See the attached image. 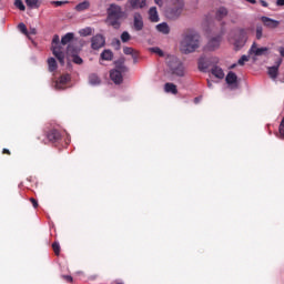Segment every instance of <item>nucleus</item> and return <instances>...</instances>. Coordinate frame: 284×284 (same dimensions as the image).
Returning a JSON list of instances; mask_svg holds the SVG:
<instances>
[{
    "instance_id": "f257e3e1",
    "label": "nucleus",
    "mask_w": 284,
    "mask_h": 284,
    "mask_svg": "<svg viewBox=\"0 0 284 284\" xmlns=\"http://www.w3.org/2000/svg\"><path fill=\"white\" fill-rule=\"evenodd\" d=\"M201 47V36L195 31H186L183 34L181 41V50L184 54H191V52H196Z\"/></svg>"
},
{
    "instance_id": "f03ea898",
    "label": "nucleus",
    "mask_w": 284,
    "mask_h": 284,
    "mask_svg": "<svg viewBox=\"0 0 284 284\" xmlns=\"http://www.w3.org/2000/svg\"><path fill=\"white\" fill-rule=\"evenodd\" d=\"M128 72V67H125V58H121L115 61V69L110 71V79L115 83V85H121L123 83V74Z\"/></svg>"
},
{
    "instance_id": "7ed1b4c3",
    "label": "nucleus",
    "mask_w": 284,
    "mask_h": 284,
    "mask_svg": "<svg viewBox=\"0 0 284 284\" xmlns=\"http://www.w3.org/2000/svg\"><path fill=\"white\" fill-rule=\"evenodd\" d=\"M185 3L183 0H171L170 6L165 10V17L166 19H171L174 21V19H179L181 17V12H183V7Z\"/></svg>"
},
{
    "instance_id": "20e7f679",
    "label": "nucleus",
    "mask_w": 284,
    "mask_h": 284,
    "mask_svg": "<svg viewBox=\"0 0 284 284\" xmlns=\"http://www.w3.org/2000/svg\"><path fill=\"white\" fill-rule=\"evenodd\" d=\"M166 64L171 70L172 74H175V77H185V68L183 67V63L181 62V60H179V58L174 55L168 57Z\"/></svg>"
},
{
    "instance_id": "39448f33",
    "label": "nucleus",
    "mask_w": 284,
    "mask_h": 284,
    "mask_svg": "<svg viewBox=\"0 0 284 284\" xmlns=\"http://www.w3.org/2000/svg\"><path fill=\"white\" fill-rule=\"evenodd\" d=\"M60 41L61 39L59 38V36H53L51 50L53 57L58 59L59 63L65 65V52L63 51V47H61Z\"/></svg>"
},
{
    "instance_id": "423d86ee",
    "label": "nucleus",
    "mask_w": 284,
    "mask_h": 284,
    "mask_svg": "<svg viewBox=\"0 0 284 284\" xmlns=\"http://www.w3.org/2000/svg\"><path fill=\"white\" fill-rule=\"evenodd\" d=\"M146 6V0H128L124 4V12H132L134 10H143Z\"/></svg>"
},
{
    "instance_id": "0eeeda50",
    "label": "nucleus",
    "mask_w": 284,
    "mask_h": 284,
    "mask_svg": "<svg viewBox=\"0 0 284 284\" xmlns=\"http://www.w3.org/2000/svg\"><path fill=\"white\" fill-rule=\"evenodd\" d=\"M268 52H270V48L267 47L258 48L256 42H253V44L248 50V57H267Z\"/></svg>"
},
{
    "instance_id": "6e6552de",
    "label": "nucleus",
    "mask_w": 284,
    "mask_h": 284,
    "mask_svg": "<svg viewBox=\"0 0 284 284\" xmlns=\"http://www.w3.org/2000/svg\"><path fill=\"white\" fill-rule=\"evenodd\" d=\"M108 14H109V19H121L123 14H125V12H123V9H121V6L112 3L108 8Z\"/></svg>"
},
{
    "instance_id": "1a4fd4ad",
    "label": "nucleus",
    "mask_w": 284,
    "mask_h": 284,
    "mask_svg": "<svg viewBox=\"0 0 284 284\" xmlns=\"http://www.w3.org/2000/svg\"><path fill=\"white\" fill-rule=\"evenodd\" d=\"M105 47V37L103 34L98 33L91 38V48L92 50H101V48Z\"/></svg>"
},
{
    "instance_id": "9d476101",
    "label": "nucleus",
    "mask_w": 284,
    "mask_h": 284,
    "mask_svg": "<svg viewBox=\"0 0 284 284\" xmlns=\"http://www.w3.org/2000/svg\"><path fill=\"white\" fill-rule=\"evenodd\" d=\"M221 41H223V32L220 36L212 38L207 42L205 50H209L210 52H214V50H219V48L221 47Z\"/></svg>"
},
{
    "instance_id": "9b49d317",
    "label": "nucleus",
    "mask_w": 284,
    "mask_h": 284,
    "mask_svg": "<svg viewBox=\"0 0 284 284\" xmlns=\"http://www.w3.org/2000/svg\"><path fill=\"white\" fill-rule=\"evenodd\" d=\"M225 81L227 85L232 88V90H236V88H239V77L236 73L230 71L225 78Z\"/></svg>"
},
{
    "instance_id": "f8f14e48",
    "label": "nucleus",
    "mask_w": 284,
    "mask_h": 284,
    "mask_svg": "<svg viewBox=\"0 0 284 284\" xmlns=\"http://www.w3.org/2000/svg\"><path fill=\"white\" fill-rule=\"evenodd\" d=\"M262 23L265 26V28H270L271 30H276L278 26H281V22L277 20H274L272 18L263 16L261 18Z\"/></svg>"
},
{
    "instance_id": "ddd939ff",
    "label": "nucleus",
    "mask_w": 284,
    "mask_h": 284,
    "mask_svg": "<svg viewBox=\"0 0 284 284\" xmlns=\"http://www.w3.org/2000/svg\"><path fill=\"white\" fill-rule=\"evenodd\" d=\"M143 16L141 13L135 12L133 16V28L136 32H141L143 30Z\"/></svg>"
},
{
    "instance_id": "4468645a",
    "label": "nucleus",
    "mask_w": 284,
    "mask_h": 284,
    "mask_svg": "<svg viewBox=\"0 0 284 284\" xmlns=\"http://www.w3.org/2000/svg\"><path fill=\"white\" fill-rule=\"evenodd\" d=\"M47 139L50 143H58V141H61V132L57 129H52L47 133Z\"/></svg>"
},
{
    "instance_id": "2eb2a0df",
    "label": "nucleus",
    "mask_w": 284,
    "mask_h": 284,
    "mask_svg": "<svg viewBox=\"0 0 284 284\" xmlns=\"http://www.w3.org/2000/svg\"><path fill=\"white\" fill-rule=\"evenodd\" d=\"M227 14H230V11L225 7H219L215 10V19L217 21H223V19H225V17H227Z\"/></svg>"
},
{
    "instance_id": "dca6fc26",
    "label": "nucleus",
    "mask_w": 284,
    "mask_h": 284,
    "mask_svg": "<svg viewBox=\"0 0 284 284\" xmlns=\"http://www.w3.org/2000/svg\"><path fill=\"white\" fill-rule=\"evenodd\" d=\"M70 74H63L61 75L57 82H55V88H58V90H61V88H63V85H68V83H70Z\"/></svg>"
},
{
    "instance_id": "f3484780",
    "label": "nucleus",
    "mask_w": 284,
    "mask_h": 284,
    "mask_svg": "<svg viewBox=\"0 0 284 284\" xmlns=\"http://www.w3.org/2000/svg\"><path fill=\"white\" fill-rule=\"evenodd\" d=\"M199 70L205 72L210 68V60L205 57H201L197 62Z\"/></svg>"
},
{
    "instance_id": "a211bd4d",
    "label": "nucleus",
    "mask_w": 284,
    "mask_h": 284,
    "mask_svg": "<svg viewBox=\"0 0 284 284\" xmlns=\"http://www.w3.org/2000/svg\"><path fill=\"white\" fill-rule=\"evenodd\" d=\"M123 53L126 55H131L134 63H136V59H139V53L136 52V50H134L132 47H124Z\"/></svg>"
},
{
    "instance_id": "6ab92c4d",
    "label": "nucleus",
    "mask_w": 284,
    "mask_h": 284,
    "mask_svg": "<svg viewBox=\"0 0 284 284\" xmlns=\"http://www.w3.org/2000/svg\"><path fill=\"white\" fill-rule=\"evenodd\" d=\"M149 19L152 23H159V11H156V7L150 8Z\"/></svg>"
},
{
    "instance_id": "aec40b11",
    "label": "nucleus",
    "mask_w": 284,
    "mask_h": 284,
    "mask_svg": "<svg viewBox=\"0 0 284 284\" xmlns=\"http://www.w3.org/2000/svg\"><path fill=\"white\" fill-rule=\"evenodd\" d=\"M211 74H213V77H215L216 79L225 78V73L223 72V69H221V67H217V65L212 68Z\"/></svg>"
},
{
    "instance_id": "412c9836",
    "label": "nucleus",
    "mask_w": 284,
    "mask_h": 284,
    "mask_svg": "<svg viewBox=\"0 0 284 284\" xmlns=\"http://www.w3.org/2000/svg\"><path fill=\"white\" fill-rule=\"evenodd\" d=\"M164 91L171 94H179V89H176V84L166 82L164 84Z\"/></svg>"
},
{
    "instance_id": "4be33fe9",
    "label": "nucleus",
    "mask_w": 284,
    "mask_h": 284,
    "mask_svg": "<svg viewBox=\"0 0 284 284\" xmlns=\"http://www.w3.org/2000/svg\"><path fill=\"white\" fill-rule=\"evenodd\" d=\"M100 57L102 61H112V59H114V53L112 52V50L105 49Z\"/></svg>"
},
{
    "instance_id": "5701e85b",
    "label": "nucleus",
    "mask_w": 284,
    "mask_h": 284,
    "mask_svg": "<svg viewBox=\"0 0 284 284\" xmlns=\"http://www.w3.org/2000/svg\"><path fill=\"white\" fill-rule=\"evenodd\" d=\"M79 52H81V49L74 44H69L67 48V54H69V57H74L75 54H79Z\"/></svg>"
},
{
    "instance_id": "b1692460",
    "label": "nucleus",
    "mask_w": 284,
    "mask_h": 284,
    "mask_svg": "<svg viewBox=\"0 0 284 284\" xmlns=\"http://www.w3.org/2000/svg\"><path fill=\"white\" fill-rule=\"evenodd\" d=\"M158 32H162V34H170V26H168L165 22H162L156 26Z\"/></svg>"
},
{
    "instance_id": "393cba45",
    "label": "nucleus",
    "mask_w": 284,
    "mask_h": 284,
    "mask_svg": "<svg viewBox=\"0 0 284 284\" xmlns=\"http://www.w3.org/2000/svg\"><path fill=\"white\" fill-rule=\"evenodd\" d=\"M90 9V1H83L75 6L77 12H83Z\"/></svg>"
},
{
    "instance_id": "a878e982",
    "label": "nucleus",
    "mask_w": 284,
    "mask_h": 284,
    "mask_svg": "<svg viewBox=\"0 0 284 284\" xmlns=\"http://www.w3.org/2000/svg\"><path fill=\"white\" fill-rule=\"evenodd\" d=\"M72 39H74V33L69 32V33L64 34L61 39V45H68V43H70V41H72Z\"/></svg>"
},
{
    "instance_id": "bb28decb",
    "label": "nucleus",
    "mask_w": 284,
    "mask_h": 284,
    "mask_svg": "<svg viewBox=\"0 0 284 284\" xmlns=\"http://www.w3.org/2000/svg\"><path fill=\"white\" fill-rule=\"evenodd\" d=\"M89 83L91 85H100L101 84V78L99 75L92 73L89 75Z\"/></svg>"
},
{
    "instance_id": "cd10ccee",
    "label": "nucleus",
    "mask_w": 284,
    "mask_h": 284,
    "mask_svg": "<svg viewBox=\"0 0 284 284\" xmlns=\"http://www.w3.org/2000/svg\"><path fill=\"white\" fill-rule=\"evenodd\" d=\"M47 63L49 65V72H55L57 68H59L54 58H49Z\"/></svg>"
},
{
    "instance_id": "c85d7f7f",
    "label": "nucleus",
    "mask_w": 284,
    "mask_h": 284,
    "mask_svg": "<svg viewBox=\"0 0 284 284\" xmlns=\"http://www.w3.org/2000/svg\"><path fill=\"white\" fill-rule=\"evenodd\" d=\"M26 4L28 6V8H30L31 10H37L39 9V7L41 6L39 3V0H26Z\"/></svg>"
},
{
    "instance_id": "c756f323",
    "label": "nucleus",
    "mask_w": 284,
    "mask_h": 284,
    "mask_svg": "<svg viewBox=\"0 0 284 284\" xmlns=\"http://www.w3.org/2000/svg\"><path fill=\"white\" fill-rule=\"evenodd\" d=\"M268 77H271L272 79H277L278 77V67H268Z\"/></svg>"
},
{
    "instance_id": "7c9ffc66",
    "label": "nucleus",
    "mask_w": 284,
    "mask_h": 284,
    "mask_svg": "<svg viewBox=\"0 0 284 284\" xmlns=\"http://www.w3.org/2000/svg\"><path fill=\"white\" fill-rule=\"evenodd\" d=\"M255 37L258 41H261V39H263V26L257 24L256 29H255Z\"/></svg>"
},
{
    "instance_id": "2f4dec72",
    "label": "nucleus",
    "mask_w": 284,
    "mask_h": 284,
    "mask_svg": "<svg viewBox=\"0 0 284 284\" xmlns=\"http://www.w3.org/2000/svg\"><path fill=\"white\" fill-rule=\"evenodd\" d=\"M52 250H53L55 256H59L61 254V245L59 244V242L52 243Z\"/></svg>"
},
{
    "instance_id": "473e14b6",
    "label": "nucleus",
    "mask_w": 284,
    "mask_h": 284,
    "mask_svg": "<svg viewBox=\"0 0 284 284\" xmlns=\"http://www.w3.org/2000/svg\"><path fill=\"white\" fill-rule=\"evenodd\" d=\"M149 50H150V52H153V54H158L160 57H164L165 55L163 50H161V48H159V47H153V48H150Z\"/></svg>"
},
{
    "instance_id": "72a5a7b5",
    "label": "nucleus",
    "mask_w": 284,
    "mask_h": 284,
    "mask_svg": "<svg viewBox=\"0 0 284 284\" xmlns=\"http://www.w3.org/2000/svg\"><path fill=\"white\" fill-rule=\"evenodd\" d=\"M14 6L16 8H18V10H20L21 12H26V4H23L22 0H16L14 1Z\"/></svg>"
},
{
    "instance_id": "f704fd0d",
    "label": "nucleus",
    "mask_w": 284,
    "mask_h": 284,
    "mask_svg": "<svg viewBox=\"0 0 284 284\" xmlns=\"http://www.w3.org/2000/svg\"><path fill=\"white\" fill-rule=\"evenodd\" d=\"M130 39H132L130 33L128 31H123L122 34H121L122 43H128V41H130Z\"/></svg>"
},
{
    "instance_id": "c9c22d12",
    "label": "nucleus",
    "mask_w": 284,
    "mask_h": 284,
    "mask_svg": "<svg viewBox=\"0 0 284 284\" xmlns=\"http://www.w3.org/2000/svg\"><path fill=\"white\" fill-rule=\"evenodd\" d=\"M81 37H90L92 36V28L88 27L80 31Z\"/></svg>"
},
{
    "instance_id": "e433bc0d",
    "label": "nucleus",
    "mask_w": 284,
    "mask_h": 284,
    "mask_svg": "<svg viewBox=\"0 0 284 284\" xmlns=\"http://www.w3.org/2000/svg\"><path fill=\"white\" fill-rule=\"evenodd\" d=\"M18 30L22 32V34H26L28 37V27H26V23L21 22L18 24Z\"/></svg>"
},
{
    "instance_id": "4c0bfd02",
    "label": "nucleus",
    "mask_w": 284,
    "mask_h": 284,
    "mask_svg": "<svg viewBox=\"0 0 284 284\" xmlns=\"http://www.w3.org/2000/svg\"><path fill=\"white\" fill-rule=\"evenodd\" d=\"M71 57H72L73 63H75L77 65H81L83 63V59H81V57H79V54L71 55Z\"/></svg>"
},
{
    "instance_id": "58836bf2",
    "label": "nucleus",
    "mask_w": 284,
    "mask_h": 284,
    "mask_svg": "<svg viewBox=\"0 0 284 284\" xmlns=\"http://www.w3.org/2000/svg\"><path fill=\"white\" fill-rule=\"evenodd\" d=\"M247 61H250V55H242L239 60V65H245Z\"/></svg>"
},
{
    "instance_id": "ea45409f",
    "label": "nucleus",
    "mask_w": 284,
    "mask_h": 284,
    "mask_svg": "<svg viewBox=\"0 0 284 284\" xmlns=\"http://www.w3.org/2000/svg\"><path fill=\"white\" fill-rule=\"evenodd\" d=\"M112 45L115 48V50H121V40H113Z\"/></svg>"
},
{
    "instance_id": "a19ab883",
    "label": "nucleus",
    "mask_w": 284,
    "mask_h": 284,
    "mask_svg": "<svg viewBox=\"0 0 284 284\" xmlns=\"http://www.w3.org/2000/svg\"><path fill=\"white\" fill-rule=\"evenodd\" d=\"M29 201H30V203H32L34 209L39 207V202L37 201V199L30 197Z\"/></svg>"
},
{
    "instance_id": "79ce46f5",
    "label": "nucleus",
    "mask_w": 284,
    "mask_h": 284,
    "mask_svg": "<svg viewBox=\"0 0 284 284\" xmlns=\"http://www.w3.org/2000/svg\"><path fill=\"white\" fill-rule=\"evenodd\" d=\"M244 45H245V42H241V41L235 42L236 50H241V48H243Z\"/></svg>"
},
{
    "instance_id": "37998d69",
    "label": "nucleus",
    "mask_w": 284,
    "mask_h": 284,
    "mask_svg": "<svg viewBox=\"0 0 284 284\" xmlns=\"http://www.w3.org/2000/svg\"><path fill=\"white\" fill-rule=\"evenodd\" d=\"M110 23H111V26H112L113 28H119V26H120L119 19H114V20H112Z\"/></svg>"
},
{
    "instance_id": "c03bdc74",
    "label": "nucleus",
    "mask_w": 284,
    "mask_h": 284,
    "mask_svg": "<svg viewBox=\"0 0 284 284\" xmlns=\"http://www.w3.org/2000/svg\"><path fill=\"white\" fill-rule=\"evenodd\" d=\"M62 278H64V281H67V283H72L73 278L70 275H63Z\"/></svg>"
},
{
    "instance_id": "a18cd8bd",
    "label": "nucleus",
    "mask_w": 284,
    "mask_h": 284,
    "mask_svg": "<svg viewBox=\"0 0 284 284\" xmlns=\"http://www.w3.org/2000/svg\"><path fill=\"white\" fill-rule=\"evenodd\" d=\"M65 2L64 1H53L52 4L55 6L57 8L63 6Z\"/></svg>"
},
{
    "instance_id": "49530a36",
    "label": "nucleus",
    "mask_w": 284,
    "mask_h": 284,
    "mask_svg": "<svg viewBox=\"0 0 284 284\" xmlns=\"http://www.w3.org/2000/svg\"><path fill=\"white\" fill-rule=\"evenodd\" d=\"M281 63H283V59H278L276 62H275V65H273V68H277V70L281 68Z\"/></svg>"
},
{
    "instance_id": "de8ad7c7",
    "label": "nucleus",
    "mask_w": 284,
    "mask_h": 284,
    "mask_svg": "<svg viewBox=\"0 0 284 284\" xmlns=\"http://www.w3.org/2000/svg\"><path fill=\"white\" fill-rule=\"evenodd\" d=\"M277 52H280L281 57H284V47L277 48Z\"/></svg>"
},
{
    "instance_id": "09e8293b",
    "label": "nucleus",
    "mask_w": 284,
    "mask_h": 284,
    "mask_svg": "<svg viewBox=\"0 0 284 284\" xmlns=\"http://www.w3.org/2000/svg\"><path fill=\"white\" fill-rule=\"evenodd\" d=\"M260 3H261V6H263V8H267V2H265V0H260Z\"/></svg>"
},
{
    "instance_id": "8fccbe9b",
    "label": "nucleus",
    "mask_w": 284,
    "mask_h": 284,
    "mask_svg": "<svg viewBox=\"0 0 284 284\" xmlns=\"http://www.w3.org/2000/svg\"><path fill=\"white\" fill-rule=\"evenodd\" d=\"M280 139H283L284 140V129L280 130Z\"/></svg>"
},
{
    "instance_id": "3c124183",
    "label": "nucleus",
    "mask_w": 284,
    "mask_h": 284,
    "mask_svg": "<svg viewBox=\"0 0 284 284\" xmlns=\"http://www.w3.org/2000/svg\"><path fill=\"white\" fill-rule=\"evenodd\" d=\"M2 154H8V155L10 156L11 153H10V150L3 149V150H2Z\"/></svg>"
},
{
    "instance_id": "603ef678",
    "label": "nucleus",
    "mask_w": 284,
    "mask_h": 284,
    "mask_svg": "<svg viewBox=\"0 0 284 284\" xmlns=\"http://www.w3.org/2000/svg\"><path fill=\"white\" fill-rule=\"evenodd\" d=\"M155 1V3H156V6H163V0H154Z\"/></svg>"
},
{
    "instance_id": "864d4df0",
    "label": "nucleus",
    "mask_w": 284,
    "mask_h": 284,
    "mask_svg": "<svg viewBox=\"0 0 284 284\" xmlns=\"http://www.w3.org/2000/svg\"><path fill=\"white\" fill-rule=\"evenodd\" d=\"M29 34H37V29L31 28Z\"/></svg>"
},
{
    "instance_id": "5fc2aeb1",
    "label": "nucleus",
    "mask_w": 284,
    "mask_h": 284,
    "mask_svg": "<svg viewBox=\"0 0 284 284\" xmlns=\"http://www.w3.org/2000/svg\"><path fill=\"white\" fill-rule=\"evenodd\" d=\"M276 6H284V0H277Z\"/></svg>"
},
{
    "instance_id": "6e6d98bb",
    "label": "nucleus",
    "mask_w": 284,
    "mask_h": 284,
    "mask_svg": "<svg viewBox=\"0 0 284 284\" xmlns=\"http://www.w3.org/2000/svg\"><path fill=\"white\" fill-rule=\"evenodd\" d=\"M247 3H252L253 6L256 4V0H246Z\"/></svg>"
},
{
    "instance_id": "4d7b16f0",
    "label": "nucleus",
    "mask_w": 284,
    "mask_h": 284,
    "mask_svg": "<svg viewBox=\"0 0 284 284\" xmlns=\"http://www.w3.org/2000/svg\"><path fill=\"white\" fill-rule=\"evenodd\" d=\"M199 101H201V99H199V98L194 99V103H199Z\"/></svg>"
},
{
    "instance_id": "13d9d810",
    "label": "nucleus",
    "mask_w": 284,
    "mask_h": 284,
    "mask_svg": "<svg viewBox=\"0 0 284 284\" xmlns=\"http://www.w3.org/2000/svg\"><path fill=\"white\" fill-rule=\"evenodd\" d=\"M207 85H209V88H212V82L209 81V82H207Z\"/></svg>"
},
{
    "instance_id": "bf43d9fd",
    "label": "nucleus",
    "mask_w": 284,
    "mask_h": 284,
    "mask_svg": "<svg viewBox=\"0 0 284 284\" xmlns=\"http://www.w3.org/2000/svg\"><path fill=\"white\" fill-rule=\"evenodd\" d=\"M115 284H123V282H121V281H115Z\"/></svg>"
}]
</instances>
